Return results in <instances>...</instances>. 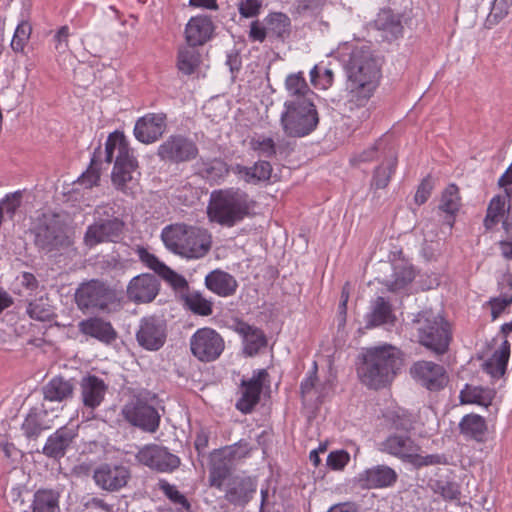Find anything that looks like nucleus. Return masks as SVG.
<instances>
[{
	"label": "nucleus",
	"instance_id": "obj_3",
	"mask_svg": "<svg viewBox=\"0 0 512 512\" xmlns=\"http://www.w3.org/2000/svg\"><path fill=\"white\" fill-rule=\"evenodd\" d=\"M255 202L239 188H228L214 191L208 205V216L211 221L232 227L251 214Z\"/></svg>",
	"mask_w": 512,
	"mask_h": 512
},
{
	"label": "nucleus",
	"instance_id": "obj_56",
	"mask_svg": "<svg viewBox=\"0 0 512 512\" xmlns=\"http://www.w3.org/2000/svg\"><path fill=\"white\" fill-rule=\"evenodd\" d=\"M3 102L8 112L14 111L20 104L21 91L12 86H7L2 90Z\"/></svg>",
	"mask_w": 512,
	"mask_h": 512
},
{
	"label": "nucleus",
	"instance_id": "obj_37",
	"mask_svg": "<svg viewBox=\"0 0 512 512\" xmlns=\"http://www.w3.org/2000/svg\"><path fill=\"white\" fill-rule=\"evenodd\" d=\"M375 27L382 32L387 40L398 38L403 32L400 17L390 10H382L375 19Z\"/></svg>",
	"mask_w": 512,
	"mask_h": 512
},
{
	"label": "nucleus",
	"instance_id": "obj_57",
	"mask_svg": "<svg viewBox=\"0 0 512 512\" xmlns=\"http://www.w3.org/2000/svg\"><path fill=\"white\" fill-rule=\"evenodd\" d=\"M434 188V182L430 176L425 177L417 188L414 196L416 204H424L431 195Z\"/></svg>",
	"mask_w": 512,
	"mask_h": 512
},
{
	"label": "nucleus",
	"instance_id": "obj_61",
	"mask_svg": "<svg viewBox=\"0 0 512 512\" xmlns=\"http://www.w3.org/2000/svg\"><path fill=\"white\" fill-rule=\"evenodd\" d=\"M268 35V31L266 29V24H262L260 21L256 20L251 23L249 38L252 41L263 42Z\"/></svg>",
	"mask_w": 512,
	"mask_h": 512
},
{
	"label": "nucleus",
	"instance_id": "obj_46",
	"mask_svg": "<svg viewBox=\"0 0 512 512\" xmlns=\"http://www.w3.org/2000/svg\"><path fill=\"white\" fill-rule=\"evenodd\" d=\"M160 489L172 503L178 506L177 512H192L191 503L186 496L176 488V486L171 485L168 482H163L160 484Z\"/></svg>",
	"mask_w": 512,
	"mask_h": 512
},
{
	"label": "nucleus",
	"instance_id": "obj_5",
	"mask_svg": "<svg viewBox=\"0 0 512 512\" xmlns=\"http://www.w3.org/2000/svg\"><path fill=\"white\" fill-rule=\"evenodd\" d=\"M105 160L111 163L114 160L112 171L113 184L120 190L126 191L127 185L134 178L138 162L121 132L111 133L105 143Z\"/></svg>",
	"mask_w": 512,
	"mask_h": 512
},
{
	"label": "nucleus",
	"instance_id": "obj_47",
	"mask_svg": "<svg viewBox=\"0 0 512 512\" xmlns=\"http://www.w3.org/2000/svg\"><path fill=\"white\" fill-rule=\"evenodd\" d=\"M510 6L511 0H494L491 11L485 20L484 26L487 29H492L494 26H496L507 16Z\"/></svg>",
	"mask_w": 512,
	"mask_h": 512
},
{
	"label": "nucleus",
	"instance_id": "obj_39",
	"mask_svg": "<svg viewBox=\"0 0 512 512\" xmlns=\"http://www.w3.org/2000/svg\"><path fill=\"white\" fill-rule=\"evenodd\" d=\"M510 355V344L504 340L500 348L495 350L492 356L483 364L484 370L492 377L504 375Z\"/></svg>",
	"mask_w": 512,
	"mask_h": 512
},
{
	"label": "nucleus",
	"instance_id": "obj_10",
	"mask_svg": "<svg viewBox=\"0 0 512 512\" xmlns=\"http://www.w3.org/2000/svg\"><path fill=\"white\" fill-rule=\"evenodd\" d=\"M380 450L400 459L403 462L411 463L416 467L447 463L446 458L443 455H420V446L406 434L390 435L380 444Z\"/></svg>",
	"mask_w": 512,
	"mask_h": 512
},
{
	"label": "nucleus",
	"instance_id": "obj_6",
	"mask_svg": "<svg viewBox=\"0 0 512 512\" xmlns=\"http://www.w3.org/2000/svg\"><path fill=\"white\" fill-rule=\"evenodd\" d=\"M412 325L417 332L418 342L441 355L448 351L451 341V329L449 323L432 310L419 312L412 320Z\"/></svg>",
	"mask_w": 512,
	"mask_h": 512
},
{
	"label": "nucleus",
	"instance_id": "obj_20",
	"mask_svg": "<svg viewBox=\"0 0 512 512\" xmlns=\"http://www.w3.org/2000/svg\"><path fill=\"white\" fill-rule=\"evenodd\" d=\"M122 229L123 222L118 218L95 222L87 228L84 242L89 247H93L102 242H113L119 238Z\"/></svg>",
	"mask_w": 512,
	"mask_h": 512
},
{
	"label": "nucleus",
	"instance_id": "obj_58",
	"mask_svg": "<svg viewBox=\"0 0 512 512\" xmlns=\"http://www.w3.org/2000/svg\"><path fill=\"white\" fill-rule=\"evenodd\" d=\"M350 460V455L344 451L331 452L327 457V465L335 470L344 468Z\"/></svg>",
	"mask_w": 512,
	"mask_h": 512
},
{
	"label": "nucleus",
	"instance_id": "obj_33",
	"mask_svg": "<svg viewBox=\"0 0 512 512\" xmlns=\"http://www.w3.org/2000/svg\"><path fill=\"white\" fill-rule=\"evenodd\" d=\"M205 284L209 290L222 297L233 295L238 287L236 279L221 270L210 272L205 278Z\"/></svg>",
	"mask_w": 512,
	"mask_h": 512
},
{
	"label": "nucleus",
	"instance_id": "obj_34",
	"mask_svg": "<svg viewBox=\"0 0 512 512\" xmlns=\"http://www.w3.org/2000/svg\"><path fill=\"white\" fill-rule=\"evenodd\" d=\"M235 330L243 337L244 352L248 356H253L266 345V338L264 333L245 322H239Z\"/></svg>",
	"mask_w": 512,
	"mask_h": 512
},
{
	"label": "nucleus",
	"instance_id": "obj_52",
	"mask_svg": "<svg viewBox=\"0 0 512 512\" xmlns=\"http://www.w3.org/2000/svg\"><path fill=\"white\" fill-rule=\"evenodd\" d=\"M31 30V26L27 22H22L17 26L11 41V47L14 51H23L24 46L30 37Z\"/></svg>",
	"mask_w": 512,
	"mask_h": 512
},
{
	"label": "nucleus",
	"instance_id": "obj_64",
	"mask_svg": "<svg viewBox=\"0 0 512 512\" xmlns=\"http://www.w3.org/2000/svg\"><path fill=\"white\" fill-rule=\"evenodd\" d=\"M2 205L7 213L11 215L14 214L20 205V193H14L11 196H7L6 199L2 201Z\"/></svg>",
	"mask_w": 512,
	"mask_h": 512
},
{
	"label": "nucleus",
	"instance_id": "obj_49",
	"mask_svg": "<svg viewBox=\"0 0 512 512\" xmlns=\"http://www.w3.org/2000/svg\"><path fill=\"white\" fill-rule=\"evenodd\" d=\"M193 47L182 48L178 53V68L185 74L193 73L199 62V55Z\"/></svg>",
	"mask_w": 512,
	"mask_h": 512
},
{
	"label": "nucleus",
	"instance_id": "obj_11",
	"mask_svg": "<svg viewBox=\"0 0 512 512\" xmlns=\"http://www.w3.org/2000/svg\"><path fill=\"white\" fill-rule=\"evenodd\" d=\"M122 415L131 425L147 432H155L159 427L160 415L148 399L134 396L122 408Z\"/></svg>",
	"mask_w": 512,
	"mask_h": 512
},
{
	"label": "nucleus",
	"instance_id": "obj_21",
	"mask_svg": "<svg viewBox=\"0 0 512 512\" xmlns=\"http://www.w3.org/2000/svg\"><path fill=\"white\" fill-rule=\"evenodd\" d=\"M268 373L266 370H259L248 381L242 382L241 397L236 403V407L243 413H249L259 402L263 385L267 380Z\"/></svg>",
	"mask_w": 512,
	"mask_h": 512
},
{
	"label": "nucleus",
	"instance_id": "obj_41",
	"mask_svg": "<svg viewBox=\"0 0 512 512\" xmlns=\"http://www.w3.org/2000/svg\"><path fill=\"white\" fill-rule=\"evenodd\" d=\"M46 411L31 410L22 423V430L27 438H37L42 431L52 426L45 421Z\"/></svg>",
	"mask_w": 512,
	"mask_h": 512
},
{
	"label": "nucleus",
	"instance_id": "obj_28",
	"mask_svg": "<svg viewBox=\"0 0 512 512\" xmlns=\"http://www.w3.org/2000/svg\"><path fill=\"white\" fill-rule=\"evenodd\" d=\"M213 24L207 16H196L186 25V40L190 46L204 44L212 35Z\"/></svg>",
	"mask_w": 512,
	"mask_h": 512
},
{
	"label": "nucleus",
	"instance_id": "obj_17",
	"mask_svg": "<svg viewBox=\"0 0 512 512\" xmlns=\"http://www.w3.org/2000/svg\"><path fill=\"white\" fill-rule=\"evenodd\" d=\"M136 340L142 348L148 351L159 350L166 341L165 324L155 317L141 319Z\"/></svg>",
	"mask_w": 512,
	"mask_h": 512
},
{
	"label": "nucleus",
	"instance_id": "obj_48",
	"mask_svg": "<svg viewBox=\"0 0 512 512\" xmlns=\"http://www.w3.org/2000/svg\"><path fill=\"white\" fill-rule=\"evenodd\" d=\"M397 164V159L395 157L389 158L386 163L379 166L374 173L372 185L376 188L381 189L385 188L391 178L392 173Z\"/></svg>",
	"mask_w": 512,
	"mask_h": 512
},
{
	"label": "nucleus",
	"instance_id": "obj_45",
	"mask_svg": "<svg viewBox=\"0 0 512 512\" xmlns=\"http://www.w3.org/2000/svg\"><path fill=\"white\" fill-rule=\"evenodd\" d=\"M393 279L386 283L390 291H398L406 287L414 279V271L406 265L394 268Z\"/></svg>",
	"mask_w": 512,
	"mask_h": 512
},
{
	"label": "nucleus",
	"instance_id": "obj_43",
	"mask_svg": "<svg viewBox=\"0 0 512 512\" xmlns=\"http://www.w3.org/2000/svg\"><path fill=\"white\" fill-rule=\"evenodd\" d=\"M264 22L269 36L283 38L289 31L290 20L283 13H272Z\"/></svg>",
	"mask_w": 512,
	"mask_h": 512
},
{
	"label": "nucleus",
	"instance_id": "obj_14",
	"mask_svg": "<svg viewBox=\"0 0 512 512\" xmlns=\"http://www.w3.org/2000/svg\"><path fill=\"white\" fill-rule=\"evenodd\" d=\"M242 446H244L243 452L221 449L212 453L209 468V484L211 487L222 489L224 481L230 475L231 461L247 456V447L245 444H240V447Z\"/></svg>",
	"mask_w": 512,
	"mask_h": 512
},
{
	"label": "nucleus",
	"instance_id": "obj_31",
	"mask_svg": "<svg viewBox=\"0 0 512 512\" xmlns=\"http://www.w3.org/2000/svg\"><path fill=\"white\" fill-rule=\"evenodd\" d=\"M42 392L44 400L60 403L73 397L74 383L63 377H54L43 386Z\"/></svg>",
	"mask_w": 512,
	"mask_h": 512
},
{
	"label": "nucleus",
	"instance_id": "obj_26",
	"mask_svg": "<svg viewBox=\"0 0 512 512\" xmlns=\"http://www.w3.org/2000/svg\"><path fill=\"white\" fill-rule=\"evenodd\" d=\"M79 331L103 343L110 344L117 338V332L111 323L99 317L82 320L78 324Z\"/></svg>",
	"mask_w": 512,
	"mask_h": 512
},
{
	"label": "nucleus",
	"instance_id": "obj_29",
	"mask_svg": "<svg viewBox=\"0 0 512 512\" xmlns=\"http://www.w3.org/2000/svg\"><path fill=\"white\" fill-rule=\"evenodd\" d=\"M256 491V484L250 477L234 478L225 494L227 501L234 505H245Z\"/></svg>",
	"mask_w": 512,
	"mask_h": 512
},
{
	"label": "nucleus",
	"instance_id": "obj_40",
	"mask_svg": "<svg viewBox=\"0 0 512 512\" xmlns=\"http://www.w3.org/2000/svg\"><path fill=\"white\" fill-rule=\"evenodd\" d=\"M460 432L471 439L482 441L487 425L483 417L477 414L465 415L459 423Z\"/></svg>",
	"mask_w": 512,
	"mask_h": 512
},
{
	"label": "nucleus",
	"instance_id": "obj_4",
	"mask_svg": "<svg viewBox=\"0 0 512 512\" xmlns=\"http://www.w3.org/2000/svg\"><path fill=\"white\" fill-rule=\"evenodd\" d=\"M161 238L170 251L188 259L204 257L212 245L211 235L206 229L185 224L165 227Z\"/></svg>",
	"mask_w": 512,
	"mask_h": 512
},
{
	"label": "nucleus",
	"instance_id": "obj_38",
	"mask_svg": "<svg viewBox=\"0 0 512 512\" xmlns=\"http://www.w3.org/2000/svg\"><path fill=\"white\" fill-rule=\"evenodd\" d=\"M460 207L459 190L456 185H449L442 193L439 210L445 213L443 224L449 229L454 225V217Z\"/></svg>",
	"mask_w": 512,
	"mask_h": 512
},
{
	"label": "nucleus",
	"instance_id": "obj_32",
	"mask_svg": "<svg viewBox=\"0 0 512 512\" xmlns=\"http://www.w3.org/2000/svg\"><path fill=\"white\" fill-rule=\"evenodd\" d=\"M512 200V189L506 188L503 194L494 196L488 205L484 226L492 229L507 213L508 204Z\"/></svg>",
	"mask_w": 512,
	"mask_h": 512
},
{
	"label": "nucleus",
	"instance_id": "obj_62",
	"mask_svg": "<svg viewBox=\"0 0 512 512\" xmlns=\"http://www.w3.org/2000/svg\"><path fill=\"white\" fill-rule=\"evenodd\" d=\"M512 303V296H504L501 298H494L490 301L491 314L493 319H496L503 310Z\"/></svg>",
	"mask_w": 512,
	"mask_h": 512
},
{
	"label": "nucleus",
	"instance_id": "obj_24",
	"mask_svg": "<svg viewBox=\"0 0 512 512\" xmlns=\"http://www.w3.org/2000/svg\"><path fill=\"white\" fill-rule=\"evenodd\" d=\"M76 435L77 433L73 428L60 427L48 437L42 453L49 458L61 459L65 456Z\"/></svg>",
	"mask_w": 512,
	"mask_h": 512
},
{
	"label": "nucleus",
	"instance_id": "obj_35",
	"mask_svg": "<svg viewBox=\"0 0 512 512\" xmlns=\"http://www.w3.org/2000/svg\"><path fill=\"white\" fill-rule=\"evenodd\" d=\"M395 316L391 305L383 297H377L371 304V311L366 315V328L393 324Z\"/></svg>",
	"mask_w": 512,
	"mask_h": 512
},
{
	"label": "nucleus",
	"instance_id": "obj_63",
	"mask_svg": "<svg viewBox=\"0 0 512 512\" xmlns=\"http://www.w3.org/2000/svg\"><path fill=\"white\" fill-rule=\"evenodd\" d=\"M100 179V173L97 169L89 168L80 178L79 183L86 188H91L97 184Z\"/></svg>",
	"mask_w": 512,
	"mask_h": 512
},
{
	"label": "nucleus",
	"instance_id": "obj_42",
	"mask_svg": "<svg viewBox=\"0 0 512 512\" xmlns=\"http://www.w3.org/2000/svg\"><path fill=\"white\" fill-rule=\"evenodd\" d=\"M59 495L53 490H38L33 499L32 512H59Z\"/></svg>",
	"mask_w": 512,
	"mask_h": 512
},
{
	"label": "nucleus",
	"instance_id": "obj_44",
	"mask_svg": "<svg viewBox=\"0 0 512 512\" xmlns=\"http://www.w3.org/2000/svg\"><path fill=\"white\" fill-rule=\"evenodd\" d=\"M491 399V392L481 387L466 385L460 392V401L463 404L470 403L487 406L490 404Z\"/></svg>",
	"mask_w": 512,
	"mask_h": 512
},
{
	"label": "nucleus",
	"instance_id": "obj_36",
	"mask_svg": "<svg viewBox=\"0 0 512 512\" xmlns=\"http://www.w3.org/2000/svg\"><path fill=\"white\" fill-rule=\"evenodd\" d=\"M140 259L157 274L169 281L175 287L181 288L186 285V281L183 277L179 276L164 263L160 262L156 256L150 254L144 249L139 251Z\"/></svg>",
	"mask_w": 512,
	"mask_h": 512
},
{
	"label": "nucleus",
	"instance_id": "obj_23",
	"mask_svg": "<svg viewBox=\"0 0 512 512\" xmlns=\"http://www.w3.org/2000/svg\"><path fill=\"white\" fill-rule=\"evenodd\" d=\"M79 385L84 407L94 410L102 404L108 391V385L103 379L87 375L81 379Z\"/></svg>",
	"mask_w": 512,
	"mask_h": 512
},
{
	"label": "nucleus",
	"instance_id": "obj_25",
	"mask_svg": "<svg viewBox=\"0 0 512 512\" xmlns=\"http://www.w3.org/2000/svg\"><path fill=\"white\" fill-rule=\"evenodd\" d=\"M398 478L394 469L386 465L369 468L358 476V482L364 488H384L392 486Z\"/></svg>",
	"mask_w": 512,
	"mask_h": 512
},
{
	"label": "nucleus",
	"instance_id": "obj_51",
	"mask_svg": "<svg viewBox=\"0 0 512 512\" xmlns=\"http://www.w3.org/2000/svg\"><path fill=\"white\" fill-rule=\"evenodd\" d=\"M69 27L62 26L60 27L55 35L53 36L54 42V51L58 57H62L66 55L69 51Z\"/></svg>",
	"mask_w": 512,
	"mask_h": 512
},
{
	"label": "nucleus",
	"instance_id": "obj_8",
	"mask_svg": "<svg viewBox=\"0 0 512 512\" xmlns=\"http://www.w3.org/2000/svg\"><path fill=\"white\" fill-rule=\"evenodd\" d=\"M34 243L43 252L56 255L73 244L69 229L57 214H43L33 228Z\"/></svg>",
	"mask_w": 512,
	"mask_h": 512
},
{
	"label": "nucleus",
	"instance_id": "obj_15",
	"mask_svg": "<svg viewBox=\"0 0 512 512\" xmlns=\"http://www.w3.org/2000/svg\"><path fill=\"white\" fill-rule=\"evenodd\" d=\"M139 463L158 472H172L180 465V459L159 445H146L136 454Z\"/></svg>",
	"mask_w": 512,
	"mask_h": 512
},
{
	"label": "nucleus",
	"instance_id": "obj_19",
	"mask_svg": "<svg viewBox=\"0 0 512 512\" xmlns=\"http://www.w3.org/2000/svg\"><path fill=\"white\" fill-rule=\"evenodd\" d=\"M167 127L166 115L163 113H148L140 117L134 126L135 138L144 144L157 141Z\"/></svg>",
	"mask_w": 512,
	"mask_h": 512
},
{
	"label": "nucleus",
	"instance_id": "obj_55",
	"mask_svg": "<svg viewBox=\"0 0 512 512\" xmlns=\"http://www.w3.org/2000/svg\"><path fill=\"white\" fill-rule=\"evenodd\" d=\"M251 148L264 157H272L276 154V145L272 138L252 139Z\"/></svg>",
	"mask_w": 512,
	"mask_h": 512
},
{
	"label": "nucleus",
	"instance_id": "obj_18",
	"mask_svg": "<svg viewBox=\"0 0 512 512\" xmlns=\"http://www.w3.org/2000/svg\"><path fill=\"white\" fill-rule=\"evenodd\" d=\"M131 473L128 467L104 463L94 470L95 483L104 490L118 491L127 485Z\"/></svg>",
	"mask_w": 512,
	"mask_h": 512
},
{
	"label": "nucleus",
	"instance_id": "obj_12",
	"mask_svg": "<svg viewBox=\"0 0 512 512\" xmlns=\"http://www.w3.org/2000/svg\"><path fill=\"white\" fill-rule=\"evenodd\" d=\"M224 347L221 335L211 328L198 329L190 340L192 354L203 362L216 360L223 352Z\"/></svg>",
	"mask_w": 512,
	"mask_h": 512
},
{
	"label": "nucleus",
	"instance_id": "obj_9",
	"mask_svg": "<svg viewBox=\"0 0 512 512\" xmlns=\"http://www.w3.org/2000/svg\"><path fill=\"white\" fill-rule=\"evenodd\" d=\"M280 123L288 137H304L313 132L319 116L314 102H285Z\"/></svg>",
	"mask_w": 512,
	"mask_h": 512
},
{
	"label": "nucleus",
	"instance_id": "obj_50",
	"mask_svg": "<svg viewBox=\"0 0 512 512\" xmlns=\"http://www.w3.org/2000/svg\"><path fill=\"white\" fill-rule=\"evenodd\" d=\"M186 304L191 311L202 316L212 314L211 301L204 298L199 292H190L186 296Z\"/></svg>",
	"mask_w": 512,
	"mask_h": 512
},
{
	"label": "nucleus",
	"instance_id": "obj_30",
	"mask_svg": "<svg viewBox=\"0 0 512 512\" xmlns=\"http://www.w3.org/2000/svg\"><path fill=\"white\" fill-rule=\"evenodd\" d=\"M230 170L246 183L257 184L270 179L272 166L269 162L260 160L251 167L235 164L231 166Z\"/></svg>",
	"mask_w": 512,
	"mask_h": 512
},
{
	"label": "nucleus",
	"instance_id": "obj_7",
	"mask_svg": "<svg viewBox=\"0 0 512 512\" xmlns=\"http://www.w3.org/2000/svg\"><path fill=\"white\" fill-rule=\"evenodd\" d=\"M75 302L84 313H112L121 308L116 290L98 279L81 283L75 292Z\"/></svg>",
	"mask_w": 512,
	"mask_h": 512
},
{
	"label": "nucleus",
	"instance_id": "obj_60",
	"mask_svg": "<svg viewBox=\"0 0 512 512\" xmlns=\"http://www.w3.org/2000/svg\"><path fill=\"white\" fill-rule=\"evenodd\" d=\"M261 8L259 0H242L238 5L239 13L246 18L256 16Z\"/></svg>",
	"mask_w": 512,
	"mask_h": 512
},
{
	"label": "nucleus",
	"instance_id": "obj_53",
	"mask_svg": "<svg viewBox=\"0 0 512 512\" xmlns=\"http://www.w3.org/2000/svg\"><path fill=\"white\" fill-rule=\"evenodd\" d=\"M228 172L226 163L220 159H214L212 161L203 164L201 173L207 178L216 179L222 177Z\"/></svg>",
	"mask_w": 512,
	"mask_h": 512
},
{
	"label": "nucleus",
	"instance_id": "obj_1",
	"mask_svg": "<svg viewBox=\"0 0 512 512\" xmlns=\"http://www.w3.org/2000/svg\"><path fill=\"white\" fill-rule=\"evenodd\" d=\"M382 59L367 46L352 50L347 64L348 75V118L366 121L370 110L366 106L381 77Z\"/></svg>",
	"mask_w": 512,
	"mask_h": 512
},
{
	"label": "nucleus",
	"instance_id": "obj_27",
	"mask_svg": "<svg viewBox=\"0 0 512 512\" xmlns=\"http://www.w3.org/2000/svg\"><path fill=\"white\" fill-rule=\"evenodd\" d=\"M285 88L289 98L285 102H314L316 94L309 88L302 72L286 77Z\"/></svg>",
	"mask_w": 512,
	"mask_h": 512
},
{
	"label": "nucleus",
	"instance_id": "obj_2",
	"mask_svg": "<svg viewBox=\"0 0 512 512\" xmlns=\"http://www.w3.org/2000/svg\"><path fill=\"white\" fill-rule=\"evenodd\" d=\"M401 367L400 350L393 345L384 344L365 350L357 373L364 385L380 389L392 382Z\"/></svg>",
	"mask_w": 512,
	"mask_h": 512
},
{
	"label": "nucleus",
	"instance_id": "obj_13",
	"mask_svg": "<svg viewBox=\"0 0 512 512\" xmlns=\"http://www.w3.org/2000/svg\"><path fill=\"white\" fill-rule=\"evenodd\" d=\"M198 154L195 142L183 135H171L157 150L159 158L166 162L181 163L194 159Z\"/></svg>",
	"mask_w": 512,
	"mask_h": 512
},
{
	"label": "nucleus",
	"instance_id": "obj_22",
	"mask_svg": "<svg viewBox=\"0 0 512 512\" xmlns=\"http://www.w3.org/2000/svg\"><path fill=\"white\" fill-rule=\"evenodd\" d=\"M158 290L157 278L151 274H142L130 281L127 287V296L135 303H148L157 296Z\"/></svg>",
	"mask_w": 512,
	"mask_h": 512
},
{
	"label": "nucleus",
	"instance_id": "obj_59",
	"mask_svg": "<svg viewBox=\"0 0 512 512\" xmlns=\"http://www.w3.org/2000/svg\"><path fill=\"white\" fill-rule=\"evenodd\" d=\"M437 491L448 500H455L460 495L459 486L454 482L439 481L437 482Z\"/></svg>",
	"mask_w": 512,
	"mask_h": 512
},
{
	"label": "nucleus",
	"instance_id": "obj_54",
	"mask_svg": "<svg viewBox=\"0 0 512 512\" xmlns=\"http://www.w3.org/2000/svg\"><path fill=\"white\" fill-rule=\"evenodd\" d=\"M27 313L32 319L39 321L49 320L52 316L50 307L42 303V300L30 302L27 306Z\"/></svg>",
	"mask_w": 512,
	"mask_h": 512
},
{
	"label": "nucleus",
	"instance_id": "obj_16",
	"mask_svg": "<svg viewBox=\"0 0 512 512\" xmlns=\"http://www.w3.org/2000/svg\"><path fill=\"white\" fill-rule=\"evenodd\" d=\"M411 376L430 391H438L447 384L443 366L431 361H417L410 367Z\"/></svg>",
	"mask_w": 512,
	"mask_h": 512
}]
</instances>
